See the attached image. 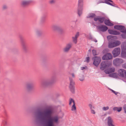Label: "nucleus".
I'll list each match as a JSON object with an SVG mask.
<instances>
[{"instance_id": "nucleus-39", "label": "nucleus", "mask_w": 126, "mask_h": 126, "mask_svg": "<svg viewBox=\"0 0 126 126\" xmlns=\"http://www.w3.org/2000/svg\"><path fill=\"white\" fill-rule=\"evenodd\" d=\"M113 38V36L110 35V36H107V38L108 39H109V40H110V39H112L111 38Z\"/></svg>"}, {"instance_id": "nucleus-4", "label": "nucleus", "mask_w": 126, "mask_h": 126, "mask_svg": "<svg viewBox=\"0 0 126 126\" xmlns=\"http://www.w3.org/2000/svg\"><path fill=\"white\" fill-rule=\"evenodd\" d=\"M83 9V0H79L78 1V11L79 16L82 14Z\"/></svg>"}, {"instance_id": "nucleus-21", "label": "nucleus", "mask_w": 126, "mask_h": 126, "mask_svg": "<svg viewBox=\"0 0 126 126\" xmlns=\"http://www.w3.org/2000/svg\"><path fill=\"white\" fill-rule=\"evenodd\" d=\"M114 29L119 30H125V27L124 26L121 25H116L114 26Z\"/></svg>"}, {"instance_id": "nucleus-48", "label": "nucleus", "mask_w": 126, "mask_h": 126, "mask_svg": "<svg viewBox=\"0 0 126 126\" xmlns=\"http://www.w3.org/2000/svg\"><path fill=\"white\" fill-rule=\"evenodd\" d=\"M95 42H97V40H96L95 41Z\"/></svg>"}, {"instance_id": "nucleus-42", "label": "nucleus", "mask_w": 126, "mask_h": 126, "mask_svg": "<svg viewBox=\"0 0 126 126\" xmlns=\"http://www.w3.org/2000/svg\"><path fill=\"white\" fill-rule=\"evenodd\" d=\"M125 112L126 113V105H125L123 107Z\"/></svg>"}, {"instance_id": "nucleus-13", "label": "nucleus", "mask_w": 126, "mask_h": 126, "mask_svg": "<svg viewBox=\"0 0 126 126\" xmlns=\"http://www.w3.org/2000/svg\"><path fill=\"white\" fill-rule=\"evenodd\" d=\"M123 62V60L120 58H116L113 61V64L114 65H118Z\"/></svg>"}, {"instance_id": "nucleus-43", "label": "nucleus", "mask_w": 126, "mask_h": 126, "mask_svg": "<svg viewBox=\"0 0 126 126\" xmlns=\"http://www.w3.org/2000/svg\"><path fill=\"white\" fill-rule=\"evenodd\" d=\"M112 92L114 93L116 95L118 93L117 92L114 91H113V90H112Z\"/></svg>"}, {"instance_id": "nucleus-46", "label": "nucleus", "mask_w": 126, "mask_h": 126, "mask_svg": "<svg viewBox=\"0 0 126 126\" xmlns=\"http://www.w3.org/2000/svg\"><path fill=\"white\" fill-rule=\"evenodd\" d=\"M103 3V1H99L98 2V3Z\"/></svg>"}, {"instance_id": "nucleus-29", "label": "nucleus", "mask_w": 126, "mask_h": 126, "mask_svg": "<svg viewBox=\"0 0 126 126\" xmlns=\"http://www.w3.org/2000/svg\"><path fill=\"white\" fill-rule=\"evenodd\" d=\"M75 104V102L74 100L72 98H70L69 100V105H71L72 104Z\"/></svg>"}, {"instance_id": "nucleus-10", "label": "nucleus", "mask_w": 126, "mask_h": 126, "mask_svg": "<svg viewBox=\"0 0 126 126\" xmlns=\"http://www.w3.org/2000/svg\"><path fill=\"white\" fill-rule=\"evenodd\" d=\"M105 19L104 17L98 16L94 17V20L95 21H98L100 23H102L104 22Z\"/></svg>"}, {"instance_id": "nucleus-16", "label": "nucleus", "mask_w": 126, "mask_h": 126, "mask_svg": "<svg viewBox=\"0 0 126 126\" xmlns=\"http://www.w3.org/2000/svg\"><path fill=\"white\" fill-rule=\"evenodd\" d=\"M97 27L100 31L103 32L106 31L108 29L107 27L104 25H101L98 26Z\"/></svg>"}, {"instance_id": "nucleus-28", "label": "nucleus", "mask_w": 126, "mask_h": 126, "mask_svg": "<svg viewBox=\"0 0 126 126\" xmlns=\"http://www.w3.org/2000/svg\"><path fill=\"white\" fill-rule=\"evenodd\" d=\"M110 76L113 78H117V74L116 73H114L109 75Z\"/></svg>"}, {"instance_id": "nucleus-40", "label": "nucleus", "mask_w": 126, "mask_h": 126, "mask_svg": "<svg viewBox=\"0 0 126 126\" xmlns=\"http://www.w3.org/2000/svg\"><path fill=\"white\" fill-rule=\"evenodd\" d=\"M86 60L85 61L87 63H88L89 61V57H87L86 58Z\"/></svg>"}, {"instance_id": "nucleus-25", "label": "nucleus", "mask_w": 126, "mask_h": 126, "mask_svg": "<svg viewBox=\"0 0 126 126\" xmlns=\"http://www.w3.org/2000/svg\"><path fill=\"white\" fill-rule=\"evenodd\" d=\"M113 110L114 111H117L118 112H120L122 110L121 107H115L113 108Z\"/></svg>"}, {"instance_id": "nucleus-12", "label": "nucleus", "mask_w": 126, "mask_h": 126, "mask_svg": "<svg viewBox=\"0 0 126 126\" xmlns=\"http://www.w3.org/2000/svg\"><path fill=\"white\" fill-rule=\"evenodd\" d=\"M119 76L122 77H126V71L123 69H119L118 71Z\"/></svg>"}, {"instance_id": "nucleus-45", "label": "nucleus", "mask_w": 126, "mask_h": 126, "mask_svg": "<svg viewBox=\"0 0 126 126\" xmlns=\"http://www.w3.org/2000/svg\"><path fill=\"white\" fill-rule=\"evenodd\" d=\"M88 37V38H89V39H91L92 38V36L90 35H89V37Z\"/></svg>"}, {"instance_id": "nucleus-19", "label": "nucleus", "mask_w": 126, "mask_h": 126, "mask_svg": "<svg viewBox=\"0 0 126 126\" xmlns=\"http://www.w3.org/2000/svg\"><path fill=\"white\" fill-rule=\"evenodd\" d=\"M31 0H22L21 2V5L23 6H25L28 5L31 2Z\"/></svg>"}, {"instance_id": "nucleus-2", "label": "nucleus", "mask_w": 126, "mask_h": 126, "mask_svg": "<svg viewBox=\"0 0 126 126\" xmlns=\"http://www.w3.org/2000/svg\"><path fill=\"white\" fill-rule=\"evenodd\" d=\"M112 65L111 63L108 61L102 62L101 63L100 69L102 70H104L106 69L104 71L106 74H109L114 72L115 68L114 67H112L110 68H108L110 67Z\"/></svg>"}, {"instance_id": "nucleus-15", "label": "nucleus", "mask_w": 126, "mask_h": 126, "mask_svg": "<svg viewBox=\"0 0 126 126\" xmlns=\"http://www.w3.org/2000/svg\"><path fill=\"white\" fill-rule=\"evenodd\" d=\"M112 58V55L110 53H108L104 55L102 57L103 60H108L111 59Z\"/></svg>"}, {"instance_id": "nucleus-17", "label": "nucleus", "mask_w": 126, "mask_h": 126, "mask_svg": "<svg viewBox=\"0 0 126 126\" xmlns=\"http://www.w3.org/2000/svg\"><path fill=\"white\" fill-rule=\"evenodd\" d=\"M72 46V44L70 43H69L66 45V46L64 48L63 51L65 52H68L70 50Z\"/></svg>"}, {"instance_id": "nucleus-1", "label": "nucleus", "mask_w": 126, "mask_h": 126, "mask_svg": "<svg viewBox=\"0 0 126 126\" xmlns=\"http://www.w3.org/2000/svg\"><path fill=\"white\" fill-rule=\"evenodd\" d=\"M52 113L50 109L39 111L37 113V119L45 121L44 126H55V124L59 123V118L57 115L51 116Z\"/></svg>"}, {"instance_id": "nucleus-11", "label": "nucleus", "mask_w": 126, "mask_h": 126, "mask_svg": "<svg viewBox=\"0 0 126 126\" xmlns=\"http://www.w3.org/2000/svg\"><path fill=\"white\" fill-rule=\"evenodd\" d=\"M122 51L121 56L123 58L126 57V46H124V44L121 46Z\"/></svg>"}, {"instance_id": "nucleus-22", "label": "nucleus", "mask_w": 126, "mask_h": 126, "mask_svg": "<svg viewBox=\"0 0 126 126\" xmlns=\"http://www.w3.org/2000/svg\"><path fill=\"white\" fill-rule=\"evenodd\" d=\"M104 21L105 24L107 25L112 26L113 25V24L111 23L109 20L105 19Z\"/></svg>"}, {"instance_id": "nucleus-34", "label": "nucleus", "mask_w": 126, "mask_h": 126, "mask_svg": "<svg viewBox=\"0 0 126 126\" xmlns=\"http://www.w3.org/2000/svg\"><path fill=\"white\" fill-rule=\"evenodd\" d=\"M56 1L55 0H50L49 1V3L51 4H52L55 3Z\"/></svg>"}, {"instance_id": "nucleus-14", "label": "nucleus", "mask_w": 126, "mask_h": 126, "mask_svg": "<svg viewBox=\"0 0 126 126\" xmlns=\"http://www.w3.org/2000/svg\"><path fill=\"white\" fill-rule=\"evenodd\" d=\"M54 81L53 79L48 80L42 83L41 85L43 86L49 85L52 84Z\"/></svg>"}, {"instance_id": "nucleus-18", "label": "nucleus", "mask_w": 126, "mask_h": 126, "mask_svg": "<svg viewBox=\"0 0 126 126\" xmlns=\"http://www.w3.org/2000/svg\"><path fill=\"white\" fill-rule=\"evenodd\" d=\"M107 123L109 126H115L113 124V121L112 118L110 117L108 118Z\"/></svg>"}, {"instance_id": "nucleus-8", "label": "nucleus", "mask_w": 126, "mask_h": 126, "mask_svg": "<svg viewBox=\"0 0 126 126\" xmlns=\"http://www.w3.org/2000/svg\"><path fill=\"white\" fill-rule=\"evenodd\" d=\"M52 28L54 31L58 32L60 33H61L63 31L62 28L57 25H53L52 26Z\"/></svg>"}, {"instance_id": "nucleus-36", "label": "nucleus", "mask_w": 126, "mask_h": 126, "mask_svg": "<svg viewBox=\"0 0 126 126\" xmlns=\"http://www.w3.org/2000/svg\"><path fill=\"white\" fill-rule=\"evenodd\" d=\"M94 109H93L91 110V112L92 114H95L96 112Z\"/></svg>"}, {"instance_id": "nucleus-33", "label": "nucleus", "mask_w": 126, "mask_h": 126, "mask_svg": "<svg viewBox=\"0 0 126 126\" xmlns=\"http://www.w3.org/2000/svg\"><path fill=\"white\" fill-rule=\"evenodd\" d=\"M22 47L23 49L24 50H25L27 48L26 45L25 44H23L22 45Z\"/></svg>"}, {"instance_id": "nucleus-9", "label": "nucleus", "mask_w": 126, "mask_h": 126, "mask_svg": "<svg viewBox=\"0 0 126 126\" xmlns=\"http://www.w3.org/2000/svg\"><path fill=\"white\" fill-rule=\"evenodd\" d=\"M25 87L27 91L30 92L32 90L33 86L31 83H28L26 84Z\"/></svg>"}, {"instance_id": "nucleus-31", "label": "nucleus", "mask_w": 126, "mask_h": 126, "mask_svg": "<svg viewBox=\"0 0 126 126\" xmlns=\"http://www.w3.org/2000/svg\"><path fill=\"white\" fill-rule=\"evenodd\" d=\"M79 80L81 81H83L84 79V77L83 75H80L79 76Z\"/></svg>"}, {"instance_id": "nucleus-6", "label": "nucleus", "mask_w": 126, "mask_h": 126, "mask_svg": "<svg viewBox=\"0 0 126 126\" xmlns=\"http://www.w3.org/2000/svg\"><path fill=\"white\" fill-rule=\"evenodd\" d=\"M93 64L95 66H97L99 64L101 61L100 58L97 56L93 58Z\"/></svg>"}, {"instance_id": "nucleus-35", "label": "nucleus", "mask_w": 126, "mask_h": 126, "mask_svg": "<svg viewBox=\"0 0 126 126\" xmlns=\"http://www.w3.org/2000/svg\"><path fill=\"white\" fill-rule=\"evenodd\" d=\"M109 109V107L108 106H107L106 107H104L103 108V110L104 111H106L108 110Z\"/></svg>"}, {"instance_id": "nucleus-24", "label": "nucleus", "mask_w": 126, "mask_h": 126, "mask_svg": "<svg viewBox=\"0 0 126 126\" xmlns=\"http://www.w3.org/2000/svg\"><path fill=\"white\" fill-rule=\"evenodd\" d=\"M121 32L123 33L122 34V37L124 38H126V29L123 30H121Z\"/></svg>"}, {"instance_id": "nucleus-3", "label": "nucleus", "mask_w": 126, "mask_h": 126, "mask_svg": "<svg viewBox=\"0 0 126 126\" xmlns=\"http://www.w3.org/2000/svg\"><path fill=\"white\" fill-rule=\"evenodd\" d=\"M69 77L70 81L69 86V88L71 92L73 93H75L74 82L73 81L72 78H75L76 77L75 74L74 73H69Z\"/></svg>"}, {"instance_id": "nucleus-20", "label": "nucleus", "mask_w": 126, "mask_h": 126, "mask_svg": "<svg viewBox=\"0 0 126 126\" xmlns=\"http://www.w3.org/2000/svg\"><path fill=\"white\" fill-rule=\"evenodd\" d=\"M108 31L109 33L112 34L118 35L120 34L119 32L116 31H114L111 30H108Z\"/></svg>"}, {"instance_id": "nucleus-37", "label": "nucleus", "mask_w": 126, "mask_h": 126, "mask_svg": "<svg viewBox=\"0 0 126 126\" xmlns=\"http://www.w3.org/2000/svg\"><path fill=\"white\" fill-rule=\"evenodd\" d=\"M93 54L94 55H97L96 52L95 50H92Z\"/></svg>"}, {"instance_id": "nucleus-27", "label": "nucleus", "mask_w": 126, "mask_h": 126, "mask_svg": "<svg viewBox=\"0 0 126 126\" xmlns=\"http://www.w3.org/2000/svg\"><path fill=\"white\" fill-rule=\"evenodd\" d=\"M95 14L93 13H90L89 14L87 17L88 18H93L95 17Z\"/></svg>"}, {"instance_id": "nucleus-38", "label": "nucleus", "mask_w": 126, "mask_h": 126, "mask_svg": "<svg viewBox=\"0 0 126 126\" xmlns=\"http://www.w3.org/2000/svg\"><path fill=\"white\" fill-rule=\"evenodd\" d=\"M87 67L86 66H85L84 67H81V69L82 70H83L84 69H87Z\"/></svg>"}, {"instance_id": "nucleus-47", "label": "nucleus", "mask_w": 126, "mask_h": 126, "mask_svg": "<svg viewBox=\"0 0 126 126\" xmlns=\"http://www.w3.org/2000/svg\"><path fill=\"white\" fill-rule=\"evenodd\" d=\"M3 123H4L5 124H6L7 123L6 122L5 120L3 121Z\"/></svg>"}, {"instance_id": "nucleus-30", "label": "nucleus", "mask_w": 126, "mask_h": 126, "mask_svg": "<svg viewBox=\"0 0 126 126\" xmlns=\"http://www.w3.org/2000/svg\"><path fill=\"white\" fill-rule=\"evenodd\" d=\"M88 106L90 110L93 109H95L94 106L92 103H90L88 104Z\"/></svg>"}, {"instance_id": "nucleus-41", "label": "nucleus", "mask_w": 126, "mask_h": 126, "mask_svg": "<svg viewBox=\"0 0 126 126\" xmlns=\"http://www.w3.org/2000/svg\"><path fill=\"white\" fill-rule=\"evenodd\" d=\"M2 8L3 9H5L7 8V6L6 5H4L3 6Z\"/></svg>"}, {"instance_id": "nucleus-44", "label": "nucleus", "mask_w": 126, "mask_h": 126, "mask_svg": "<svg viewBox=\"0 0 126 126\" xmlns=\"http://www.w3.org/2000/svg\"><path fill=\"white\" fill-rule=\"evenodd\" d=\"M123 67L125 68H126V63L123 65Z\"/></svg>"}, {"instance_id": "nucleus-26", "label": "nucleus", "mask_w": 126, "mask_h": 126, "mask_svg": "<svg viewBox=\"0 0 126 126\" xmlns=\"http://www.w3.org/2000/svg\"><path fill=\"white\" fill-rule=\"evenodd\" d=\"M106 3L110 5L113 6V3L112 1L110 0H107L106 1Z\"/></svg>"}, {"instance_id": "nucleus-32", "label": "nucleus", "mask_w": 126, "mask_h": 126, "mask_svg": "<svg viewBox=\"0 0 126 126\" xmlns=\"http://www.w3.org/2000/svg\"><path fill=\"white\" fill-rule=\"evenodd\" d=\"M76 108L75 104L73 105L71 107V110L73 111H75L76 110Z\"/></svg>"}, {"instance_id": "nucleus-7", "label": "nucleus", "mask_w": 126, "mask_h": 126, "mask_svg": "<svg viewBox=\"0 0 126 126\" xmlns=\"http://www.w3.org/2000/svg\"><path fill=\"white\" fill-rule=\"evenodd\" d=\"M120 49L119 48H115L112 52V54L114 57H115L118 56L120 53Z\"/></svg>"}, {"instance_id": "nucleus-5", "label": "nucleus", "mask_w": 126, "mask_h": 126, "mask_svg": "<svg viewBox=\"0 0 126 126\" xmlns=\"http://www.w3.org/2000/svg\"><path fill=\"white\" fill-rule=\"evenodd\" d=\"M120 44V42L118 41H116L114 42H109L108 47L109 48H113L119 45Z\"/></svg>"}, {"instance_id": "nucleus-23", "label": "nucleus", "mask_w": 126, "mask_h": 126, "mask_svg": "<svg viewBox=\"0 0 126 126\" xmlns=\"http://www.w3.org/2000/svg\"><path fill=\"white\" fill-rule=\"evenodd\" d=\"M79 35V32H77L75 36L72 37L73 41L75 43H76L77 42V38Z\"/></svg>"}]
</instances>
